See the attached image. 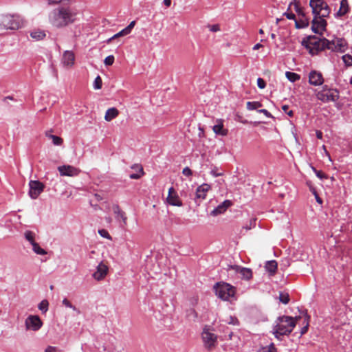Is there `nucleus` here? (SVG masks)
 <instances>
[{"label": "nucleus", "mask_w": 352, "mask_h": 352, "mask_svg": "<svg viewBox=\"0 0 352 352\" xmlns=\"http://www.w3.org/2000/svg\"><path fill=\"white\" fill-rule=\"evenodd\" d=\"M309 6L314 16L311 29L315 33L322 34L327 26V21L324 18L329 16L330 8L323 0H310Z\"/></svg>", "instance_id": "1"}, {"label": "nucleus", "mask_w": 352, "mask_h": 352, "mask_svg": "<svg viewBox=\"0 0 352 352\" xmlns=\"http://www.w3.org/2000/svg\"><path fill=\"white\" fill-rule=\"evenodd\" d=\"M76 13L69 6H60L49 14V22L56 28H63L76 21Z\"/></svg>", "instance_id": "2"}, {"label": "nucleus", "mask_w": 352, "mask_h": 352, "mask_svg": "<svg viewBox=\"0 0 352 352\" xmlns=\"http://www.w3.org/2000/svg\"><path fill=\"white\" fill-rule=\"evenodd\" d=\"M300 319H301L300 316L294 318L287 316H279L275 322L272 331L273 335L278 340H281V336L289 335Z\"/></svg>", "instance_id": "3"}, {"label": "nucleus", "mask_w": 352, "mask_h": 352, "mask_svg": "<svg viewBox=\"0 0 352 352\" xmlns=\"http://www.w3.org/2000/svg\"><path fill=\"white\" fill-rule=\"evenodd\" d=\"M23 25V20L17 15L1 14L0 30H16Z\"/></svg>", "instance_id": "4"}, {"label": "nucleus", "mask_w": 352, "mask_h": 352, "mask_svg": "<svg viewBox=\"0 0 352 352\" xmlns=\"http://www.w3.org/2000/svg\"><path fill=\"white\" fill-rule=\"evenodd\" d=\"M214 290L216 296L223 300H229L236 293L234 287L224 282L217 283L214 285Z\"/></svg>", "instance_id": "5"}, {"label": "nucleus", "mask_w": 352, "mask_h": 352, "mask_svg": "<svg viewBox=\"0 0 352 352\" xmlns=\"http://www.w3.org/2000/svg\"><path fill=\"white\" fill-rule=\"evenodd\" d=\"M328 43L329 40L314 36L309 38L307 41H302V44H305L306 48L312 55L316 54L319 51L327 49Z\"/></svg>", "instance_id": "6"}, {"label": "nucleus", "mask_w": 352, "mask_h": 352, "mask_svg": "<svg viewBox=\"0 0 352 352\" xmlns=\"http://www.w3.org/2000/svg\"><path fill=\"white\" fill-rule=\"evenodd\" d=\"M217 338V336L208 327L204 328L201 333V339L206 349L208 351L214 350L218 344Z\"/></svg>", "instance_id": "7"}, {"label": "nucleus", "mask_w": 352, "mask_h": 352, "mask_svg": "<svg viewBox=\"0 0 352 352\" xmlns=\"http://www.w3.org/2000/svg\"><path fill=\"white\" fill-rule=\"evenodd\" d=\"M316 98L322 102H336L339 98V92L325 85L316 94Z\"/></svg>", "instance_id": "8"}, {"label": "nucleus", "mask_w": 352, "mask_h": 352, "mask_svg": "<svg viewBox=\"0 0 352 352\" xmlns=\"http://www.w3.org/2000/svg\"><path fill=\"white\" fill-rule=\"evenodd\" d=\"M25 328L34 331H38L43 326V322L37 315H30L25 320Z\"/></svg>", "instance_id": "9"}, {"label": "nucleus", "mask_w": 352, "mask_h": 352, "mask_svg": "<svg viewBox=\"0 0 352 352\" xmlns=\"http://www.w3.org/2000/svg\"><path fill=\"white\" fill-rule=\"evenodd\" d=\"M29 195L34 199H36L44 189L43 183L36 180H31L29 183Z\"/></svg>", "instance_id": "10"}, {"label": "nucleus", "mask_w": 352, "mask_h": 352, "mask_svg": "<svg viewBox=\"0 0 352 352\" xmlns=\"http://www.w3.org/2000/svg\"><path fill=\"white\" fill-rule=\"evenodd\" d=\"M327 49L331 51L343 52L346 49V43L343 38H336L331 41H329Z\"/></svg>", "instance_id": "11"}, {"label": "nucleus", "mask_w": 352, "mask_h": 352, "mask_svg": "<svg viewBox=\"0 0 352 352\" xmlns=\"http://www.w3.org/2000/svg\"><path fill=\"white\" fill-rule=\"evenodd\" d=\"M58 170L61 176L74 177L77 176L80 170L70 165H63L58 167Z\"/></svg>", "instance_id": "12"}, {"label": "nucleus", "mask_w": 352, "mask_h": 352, "mask_svg": "<svg viewBox=\"0 0 352 352\" xmlns=\"http://www.w3.org/2000/svg\"><path fill=\"white\" fill-rule=\"evenodd\" d=\"M309 82L314 86L322 85L324 82V78L321 72L312 70L309 74Z\"/></svg>", "instance_id": "13"}, {"label": "nucleus", "mask_w": 352, "mask_h": 352, "mask_svg": "<svg viewBox=\"0 0 352 352\" xmlns=\"http://www.w3.org/2000/svg\"><path fill=\"white\" fill-rule=\"evenodd\" d=\"M108 270L107 265L101 262L98 265L96 271L93 274V277L97 280H101L107 276Z\"/></svg>", "instance_id": "14"}, {"label": "nucleus", "mask_w": 352, "mask_h": 352, "mask_svg": "<svg viewBox=\"0 0 352 352\" xmlns=\"http://www.w3.org/2000/svg\"><path fill=\"white\" fill-rule=\"evenodd\" d=\"M75 61V56L73 52L72 51H65L63 53L62 58V63L64 67L70 68L72 67Z\"/></svg>", "instance_id": "15"}, {"label": "nucleus", "mask_w": 352, "mask_h": 352, "mask_svg": "<svg viewBox=\"0 0 352 352\" xmlns=\"http://www.w3.org/2000/svg\"><path fill=\"white\" fill-rule=\"evenodd\" d=\"M232 202L230 200H225L223 203L219 204L217 208L211 211L210 214L212 216H217L220 214L223 213L230 206Z\"/></svg>", "instance_id": "16"}, {"label": "nucleus", "mask_w": 352, "mask_h": 352, "mask_svg": "<svg viewBox=\"0 0 352 352\" xmlns=\"http://www.w3.org/2000/svg\"><path fill=\"white\" fill-rule=\"evenodd\" d=\"M231 267L236 272L239 273L243 279L248 280L252 277V272L249 268L241 267L238 265L232 266Z\"/></svg>", "instance_id": "17"}, {"label": "nucleus", "mask_w": 352, "mask_h": 352, "mask_svg": "<svg viewBox=\"0 0 352 352\" xmlns=\"http://www.w3.org/2000/svg\"><path fill=\"white\" fill-rule=\"evenodd\" d=\"M167 201L168 202L169 204L172 206H182V202L179 200L178 196L176 194H175V190L173 187L169 188Z\"/></svg>", "instance_id": "18"}, {"label": "nucleus", "mask_w": 352, "mask_h": 352, "mask_svg": "<svg viewBox=\"0 0 352 352\" xmlns=\"http://www.w3.org/2000/svg\"><path fill=\"white\" fill-rule=\"evenodd\" d=\"M210 189V186L208 184H203L199 186L196 190V198L199 199H204L206 197V193Z\"/></svg>", "instance_id": "19"}, {"label": "nucleus", "mask_w": 352, "mask_h": 352, "mask_svg": "<svg viewBox=\"0 0 352 352\" xmlns=\"http://www.w3.org/2000/svg\"><path fill=\"white\" fill-rule=\"evenodd\" d=\"M135 173L129 175V177L133 179H140L144 175L143 168L140 164H134L131 166Z\"/></svg>", "instance_id": "20"}, {"label": "nucleus", "mask_w": 352, "mask_h": 352, "mask_svg": "<svg viewBox=\"0 0 352 352\" xmlns=\"http://www.w3.org/2000/svg\"><path fill=\"white\" fill-rule=\"evenodd\" d=\"M217 124L214 125L212 129L214 133L225 136L228 134V130L223 128V122L221 120L217 121Z\"/></svg>", "instance_id": "21"}, {"label": "nucleus", "mask_w": 352, "mask_h": 352, "mask_svg": "<svg viewBox=\"0 0 352 352\" xmlns=\"http://www.w3.org/2000/svg\"><path fill=\"white\" fill-rule=\"evenodd\" d=\"M277 267V262L274 260L267 261L265 265V270L270 273V276H273L276 274Z\"/></svg>", "instance_id": "22"}, {"label": "nucleus", "mask_w": 352, "mask_h": 352, "mask_svg": "<svg viewBox=\"0 0 352 352\" xmlns=\"http://www.w3.org/2000/svg\"><path fill=\"white\" fill-rule=\"evenodd\" d=\"M119 114V111L115 108H109L107 110L104 116V120L107 122H110L113 119L116 118Z\"/></svg>", "instance_id": "23"}, {"label": "nucleus", "mask_w": 352, "mask_h": 352, "mask_svg": "<svg viewBox=\"0 0 352 352\" xmlns=\"http://www.w3.org/2000/svg\"><path fill=\"white\" fill-rule=\"evenodd\" d=\"M349 10L347 0H341L339 10L336 13L337 16H342L345 15Z\"/></svg>", "instance_id": "24"}, {"label": "nucleus", "mask_w": 352, "mask_h": 352, "mask_svg": "<svg viewBox=\"0 0 352 352\" xmlns=\"http://www.w3.org/2000/svg\"><path fill=\"white\" fill-rule=\"evenodd\" d=\"M113 212L116 214V218H120L122 220L124 226H126L127 218L124 212H123L118 205L113 206Z\"/></svg>", "instance_id": "25"}, {"label": "nucleus", "mask_w": 352, "mask_h": 352, "mask_svg": "<svg viewBox=\"0 0 352 352\" xmlns=\"http://www.w3.org/2000/svg\"><path fill=\"white\" fill-rule=\"evenodd\" d=\"M45 36V32L41 30H34L30 33V36L36 41L43 40Z\"/></svg>", "instance_id": "26"}, {"label": "nucleus", "mask_w": 352, "mask_h": 352, "mask_svg": "<svg viewBox=\"0 0 352 352\" xmlns=\"http://www.w3.org/2000/svg\"><path fill=\"white\" fill-rule=\"evenodd\" d=\"M45 135L48 138L51 139L52 140L53 144L56 146H60L63 142V140L61 138L52 135L49 131H47L45 133Z\"/></svg>", "instance_id": "27"}, {"label": "nucleus", "mask_w": 352, "mask_h": 352, "mask_svg": "<svg viewBox=\"0 0 352 352\" xmlns=\"http://www.w3.org/2000/svg\"><path fill=\"white\" fill-rule=\"evenodd\" d=\"M309 25V19L302 14V16L299 21H296V27L297 28H303Z\"/></svg>", "instance_id": "28"}, {"label": "nucleus", "mask_w": 352, "mask_h": 352, "mask_svg": "<svg viewBox=\"0 0 352 352\" xmlns=\"http://www.w3.org/2000/svg\"><path fill=\"white\" fill-rule=\"evenodd\" d=\"M198 317V314L195 309L190 308L186 310V318L190 320H195Z\"/></svg>", "instance_id": "29"}, {"label": "nucleus", "mask_w": 352, "mask_h": 352, "mask_svg": "<svg viewBox=\"0 0 352 352\" xmlns=\"http://www.w3.org/2000/svg\"><path fill=\"white\" fill-rule=\"evenodd\" d=\"M285 76L287 78L292 82H294L300 78V75H298L296 73L291 72H286Z\"/></svg>", "instance_id": "30"}, {"label": "nucleus", "mask_w": 352, "mask_h": 352, "mask_svg": "<svg viewBox=\"0 0 352 352\" xmlns=\"http://www.w3.org/2000/svg\"><path fill=\"white\" fill-rule=\"evenodd\" d=\"M24 235L26 240L28 241L32 245H33V243H36L34 240L35 234L33 232L30 230H27L25 232Z\"/></svg>", "instance_id": "31"}, {"label": "nucleus", "mask_w": 352, "mask_h": 352, "mask_svg": "<svg viewBox=\"0 0 352 352\" xmlns=\"http://www.w3.org/2000/svg\"><path fill=\"white\" fill-rule=\"evenodd\" d=\"M32 250L36 254L45 255L47 254V252L41 248L37 243H33Z\"/></svg>", "instance_id": "32"}, {"label": "nucleus", "mask_w": 352, "mask_h": 352, "mask_svg": "<svg viewBox=\"0 0 352 352\" xmlns=\"http://www.w3.org/2000/svg\"><path fill=\"white\" fill-rule=\"evenodd\" d=\"M261 107H262V104L260 102H258V101L248 102H247V109L248 110L257 109L258 108H260Z\"/></svg>", "instance_id": "33"}, {"label": "nucleus", "mask_w": 352, "mask_h": 352, "mask_svg": "<svg viewBox=\"0 0 352 352\" xmlns=\"http://www.w3.org/2000/svg\"><path fill=\"white\" fill-rule=\"evenodd\" d=\"M309 318H310L309 316L307 315V314H305L304 316V323H305V325L301 329V331H300L301 335L305 334L307 331L308 327H309Z\"/></svg>", "instance_id": "34"}, {"label": "nucleus", "mask_w": 352, "mask_h": 352, "mask_svg": "<svg viewBox=\"0 0 352 352\" xmlns=\"http://www.w3.org/2000/svg\"><path fill=\"white\" fill-rule=\"evenodd\" d=\"M279 300L285 305L287 304L289 302V296L288 293L280 292Z\"/></svg>", "instance_id": "35"}, {"label": "nucleus", "mask_w": 352, "mask_h": 352, "mask_svg": "<svg viewBox=\"0 0 352 352\" xmlns=\"http://www.w3.org/2000/svg\"><path fill=\"white\" fill-rule=\"evenodd\" d=\"M48 302L46 300H42L38 305V309L43 312L45 313L48 310Z\"/></svg>", "instance_id": "36"}, {"label": "nucleus", "mask_w": 352, "mask_h": 352, "mask_svg": "<svg viewBox=\"0 0 352 352\" xmlns=\"http://www.w3.org/2000/svg\"><path fill=\"white\" fill-rule=\"evenodd\" d=\"M63 304L65 307L72 309L74 311H76L77 314H80V311L75 306L72 305V304L67 298H64L63 300Z\"/></svg>", "instance_id": "37"}, {"label": "nucleus", "mask_w": 352, "mask_h": 352, "mask_svg": "<svg viewBox=\"0 0 352 352\" xmlns=\"http://www.w3.org/2000/svg\"><path fill=\"white\" fill-rule=\"evenodd\" d=\"M102 79L100 76H98L94 80V87L96 89H100L102 87Z\"/></svg>", "instance_id": "38"}, {"label": "nucleus", "mask_w": 352, "mask_h": 352, "mask_svg": "<svg viewBox=\"0 0 352 352\" xmlns=\"http://www.w3.org/2000/svg\"><path fill=\"white\" fill-rule=\"evenodd\" d=\"M344 63L347 66H352V56L349 54H345L342 56Z\"/></svg>", "instance_id": "39"}, {"label": "nucleus", "mask_w": 352, "mask_h": 352, "mask_svg": "<svg viewBox=\"0 0 352 352\" xmlns=\"http://www.w3.org/2000/svg\"><path fill=\"white\" fill-rule=\"evenodd\" d=\"M127 35L126 32L124 31V30L123 29L122 30H121L120 32H119L118 33L114 34L112 37L109 38L108 40H107V43H110L112 40L116 38H118L120 36H126Z\"/></svg>", "instance_id": "40"}, {"label": "nucleus", "mask_w": 352, "mask_h": 352, "mask_svg": "<svg viewBox=\"0 0 352 352\" xmlns=\"http://www.w3.org/2000/svg\"><path fill=\"white\" fill-rule=\"evenodd\" d=\"M114 56L113 55L108 56L105 58L104 60V63L105 65L110 66L112 65L114 62Z\"/></svg>", "instance_id": "41"}, {"label": "nucleus", "mask_w": 352, "mask_h": 352, "mask_svg": "<svg viewBox=\"0 0 352 352\" xmlns=\"http://www.w3.org/2000/svg\"><path fill=\"white\" fill-rule=\"evenodd\" d=\"M295 10L298 13L299 16H302V14H305L302 8L300 6L299 2H294Z\"/></svg>", "instance_id": "42"}, {"label": "nucleus", "mask_w": 352, "mask_h": 352, "mask_svg": "<svg viewBox=\"0 0 352 352\" xmlns=\"http://www.w3.org/2000/svg\"><path fill=\"white\" fill-rule=\"evenodd\" d=\"M98 233L103 238L111 239V237L110 234H109L108 231L104 229L99 230Z\"/></svg>", "instance_id": "43"}, {"label": "nucleus", "mask_w": 352, "mask_h": 352, "mask_svg": "<svg viewBox=\"0 0 352 352\" xmlns=\"http://www.w3.org/2000/svg\"><path fill=\"white\" fill-rule=\"evenodd\" d=\"M208 28H209V30L211 32H217L220 31V26L218 24L209 25L208 26Z\"/></svg>", "instance_id": "44"}, {"label": "nucleus", "mask_w": 352, "mask_h": 352, "mask_svg": "<svg viewBox=\"0 0 352 352\" xmlns=\"http://www.w3.org/2000/svg\"><path fill=\"white\" fill-rule=\"evenodd\" d=\"M264 349H266L267 352H277V349L274 343H271L269 346L264 348Z\"/></svg>", "instance_id": "45"}, {"label": "nucleus", "mask_w": 352, "mask_h": 352, "mask_svg": "<svg viewBox=\"0 0 352 352\" xmlns=\"http://www.w3.org/2000/svg\"><path fill=\"white\" fill-rule=\"evenodd\" d=\"M135 21H131L129 25L126 27L124 30V31L126 32L127 34H130V32H131V30L133 28V27L135 26Z\"/></svg>", "instance_id": "46"}, {"label": "nucleus", "mask_w": 352, "mask_h": 352, "mask_svg": "<svg viewBox=\"0 0 352 352\" xmlns=\"http://www.w3.org/2000/svg\"><path fill=\"white\" fill-rule=\"evenodd\" d=\"M282 109L283 111L287 113L289 117H292L293 116V111L292 110H289V106L288 105H283L282 107Z\"/></svg>", "instance_id": "47"}, {"label": "nucleus", "mask_w": 352, "mask_h": 352, "mask_svg": "<svg viewBox=\"0 0 352 352\" xmlns=\"http://www.w3.org/2000/svg\"><path fill=\"white\" fill-rule=\"evenodd\" d=\"M257 85L260 89H264L266 86V83L263 78H258L257 79Z\"/></svg>", "instance_id": "48"}, {"label": "nucleus", "mask_w": 352, "mask_h": 352, "mask_svg": "<svg viewBox=\"0 0 352 352\" xmlns=\"http://www.w3.org/2000/svg\"><path fill=\"white\" fill-rule=\"evenodd\" d=\"M69 1V0H48L49 5H54L57 3H63L65 6L64 2Z\"/></svg>", "instance_id": "49"}, {"label": "nucleus", "mask_w": 352, "mask_h": 352, "mask_svg": "<svg viewBox=\"0 0 352 352\" xmlns=\"http://www.w3.org/2000/svg\"><path fill=\"white\" fill-rule=\"evenodd\" d=\"M314 170L317 177H319L320 179H327V176L322 171L316 170L315 168H314Z\"/></svg>", "instance_id": "50"}, {"label": "nucleus", "mask_w": 352, "mask_h": 352, "mask_svg": "<svg viewBox=\"0 0 352 352\" xmlns=\"http://www.w3.org/2000/svg\"><path fill=\"white\" fill-rule=\"evenodd\" d=\"M182 173L188 177L192 175V170L188 167H185L182 170Z\"/></svg>", "instance_id": "51"}, {"label": "nucleus", "mask_w": 352, "mask_h": 352, "mask_svg": "<svg viewBox=\"0 0 352 352\" xmlns=\"http://www.w3.org/2000/svg\"><path fill=\"white\" fill-rule=\"evenodd\" d=\"M258 112L263 113L267 118H273L272 115L265 109L258 110Z\"/></svg>", "instance_id": "52"}, {"label": "nucleus", "mask_w": 352, "mask_h": 352, "mask_svg": "<svg viewBox=\"0 0 352 352\" xmlns=\"http://www.w3.org/2000/svg\"><path fill=\"white\" fill-rule=\"evenodd\" d=\"M45 352H56V348L54 346H49L46 348Z\"/></svg>", "instance_id": "53"}, {"label": "nucleus", "mask_w": 352, "mask_h": 352, "mask_svg": "<svg viewBox=\"0 0 352 352\" xmlns=\"http://www.w3.org/2000/svg\"><path fill=\"white\" fill-rule=\"evenodd\" d=\"M284 15L288 19H295V14L293 13H284Z\"/></svg>", "instance_id": "54"}, {"label": "nucleus", "mask_w": 352, "mask_h": 352, "mask_svg": "<svg viewBox=\"0 0 352 352\" xmlns=\"http://www.w3.org/2000/svg\"><path fill=\"white\" fill-rule=\"evenodd\" d=\"M211 174L214 176V177H218V176H221V175H223V173H219L217 172V170L216 169H213L211 170Z\"/></svg>", "instance_id": "55"}, {"label": "nucleus", "mask_w": 352, "mask_h": 352, "mask_svg": "<svg viewBox=\"0 0 352 352\" xmlns=\"http://www.w3.org/2000/svg\"><path fill=\"white\" fill-rule=\"evenodd\" d=\"M314 194L315 195L316 201L319 204H322V199L320 198V197L318 196V195L316 193V192L315 190L314 191Z\"/></svg>", "instance_id": "56"}, {"label": "nucleus", "mask_w": 352, "mask_h": 352, "mask_svg": "<svg viewBox=\"0 0 352 352\" xmlns=\"http://www.w3.org/2000/svg\"><path fill=\"white\" fill-rule=\"evenodd\" d=\"M262 47H263V45L261 44L257 43V44L254 45V46L253 47V50H257L260 49Z\"/></svg>", "instance_id": "57"}, {"label": "nucleus", "mask_w": 352, "mask_h": 352, "mask_svg": "<svg viewBox=\"0 0 352 352\" xmlns=\"http://www.w3.org/2000/svg\"><path fill=\"white\" fill-rule=\"evenodd\" d=\"M94 197H95L96 201H101L102 199V197L99 194H95Z\"/></svg>", "instance_id": "58"}, {"label": "nucleus", "mask_w": 352, "mask_h": 352, "mask_svg": "<svg viewBox=\"0 0 352 352\" xmlns=\"http://www.w3.org/2000/svg\"><path fill=\"white\" fill-rule=\"evenodd\" d=\"M164 3L166 7H169L171 4V0H164Z\"/></svg>", "instance_id": "59"}, {"label": "nucleus", "mask_w": 352, "mask_h": 352, "mask_svg": "<svg viewBox=\"0 0 352 352\" xmlns=\"http://www.w3.org/2000/svg\"><path fill=\"white\" fill-rule=\"evenodd\" d=\"M316 136L318 139H322V133L320 131H316Z\"/></svg>", "instance_id": "60"}, {"label": "nucleus", "mask_w": 352, "mask_h": 352, "mask_svg": "<svg viewBox=\"0 0 352 352\" xmlns=\"http://www.w3.org/2000/svg\"><path fill=\"white\" fill-rule=\"evenodd\" d=\"M230 323H232V324H237V323H238V320H237V319H236V318H234V319H232V321H231V322H230Z\"/></svg>", "instance_id": "61"}, {"label": "nucleus", "mask_w": 352, "mask_h": 352, "mask_svg": "<svg viewBox=\"0 0 352 352\" xmlns=\"http://www.w3.org/2000/svg\"><path fill=\"white\" fill-rule=\"evenodd\" d=\"M4 100H13V98L11 97V96H8V97H6Z\"/></svg>", "instance_id": "62"}, {"label": "nucleus", "mask_w": 352, "mask_h": 352, "mask_svg": "<svg viewBox=\"0 0 352 352\" xmlns=\"http://www.w3.org/2000/svg\"><path fill=\"white\" fill-rule=\"evenodd\" d=\"M271 37H272V38H273V39H274V38H275V37H276L275 34H274V33L271 34Z\"/></svg>", "instance_id": "63"}, {"label": "nucleus", "mask_w": 352, "mask_h": 352, "mask_svg": "<svg viewBox=\"0 0 352 352\" xmlns=\"http://www.w3.org/2000/svg\"><path fill=\"white\" fill-rule=\"evenodd\" d=\"M264 33L263 30L262 29L259 30V34H263Z\"/></svg>", "instance_id": "64"}]
</instances>
